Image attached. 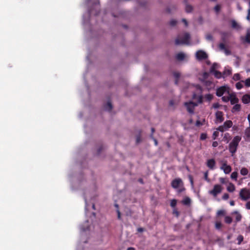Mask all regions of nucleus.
<instances>
[{"label": "nucleus", "instance_id": "56", "mask_svg": "<svg viewBox=\"0 0 250 250\" xmlns=\"http://www.w3.org/2000/svg\"><path fill=\"white\" fill-rule=\"evenodd\" d=\"M117 215H118V219L119 220H121V214L119 209H117L116 210Z\"/></svg>", "mask_w": 250, "mask_h": 250}, {"label": "nucleus", "instance_id": "54", "mask_svg": "<svg viewBox=\"0 0 250 250\" xmlns=\"http://www.w3.org/2000/svg\"><path fill=\"white\" fill-rule=\"evenodd\" d=\"M150 136L151 138H152L153 139V140L154 141L155 145L156 146H157L158 145L157 140L153 137V136L152 135V134H151Z\"/></svg>", "mask_w": 250, "mask_h": 250}, {"label": "nucleus", "instance_id": "47", "mask_svg": "<svg viewBox=\"0 0 250 250\" xmlns=\"http://www.w3.org/2000/svg\"><path fill=\"white\" fill-rule=\"evenodd\" d=\"M222 223L220 222H217L215 223V227L217 229H220L222 227Z\"/></svg>", "mask_w": 250, "mask_h": 250}, {"label": "nucleus", "instance_id": "30", "mask_svg": "<svg viewBox=\"0 0 250 250\" xmlns=\"http://www.w3.org/2000/svg\"><path fill=\"white\" fill-rule=\"evenodd\" d=\"M243 83H244L243 81L241 82H238L236 83V87L237 89H241L243 87Z\"/></svg>", "mask_w": 250, "mask_h": 250}, {"label": "nucleus", "instance_id": "63", "mask_svg": "<svg viewBox=\"0 0 250 250\" xmlns=\"http://www.w3.org/2000/svg\"><path fill=\"white\" fill-rule=\"evenodd\" d=\"M198 96H197V95L196 94L194 93V94H193V95H192V98H193V99H194V100H196V99H197V98H198Z\"/></svg>", "mask_w": 250, "mask_h": 250}, {"label": "nucleus", "instance_id": "36", "mask_svg": "<svg viewBox=\"0 0 250 250\" xmlns=\"http://www.w3.org/2000/svg\"><path fill=\"white\" fill-rule=\"evenodd\" d=\"M176 204H177V200L176 199H172L171 200L170 206L172 208H175L176 206Z\"/></svg>", "mask_w": 250, "mask_h": 250}, {"label": "nucleus", "instance_id": "60", "mask_svg": "<svg viewBox=\"0 0 250 250\" xmlns=\"http://www.w3.org/2000/svg\"><path fill=\"white\" fill-rule=\"evenodd\" d=\"M246 207L247 209H250V201H249L246 203Z\"/></svg>", "mask_w": 250, "mask_h": 250}, {"label": "nucleus", "instance_id": "13", "mask_svg": "<svg viewBox=\"0 0 250 250\" xmlns=\"http://www.w3.org/2000/svg\"><path fill=\"white\" fill-rule=\"evenodd\" d=\"M229 101L231 104L233 105L234 104H236L237 103H238L239 100L235 95L231 94L230 99H229Z\"/></svg>", "mask_w": 250, "mask_h": 250}, {"label": "nucleus", "instance_id": "25", "mask_svg": "<svg viewBox=\"0 0 250 250\" xmlns=\"http://www.w3.org/2000/svg\"><path fill=\"white\" fill-rule=\"evenodd\" d=\"M249 171L246 167H243L240 170V173L242 175L245 176L248 174Z\"/></svg>", "mask_w": 250, "mask_h": 250}, {"label": "nucleus", "instance_id": "26", "mask_svg": "<svg viewBox=\"0 0 250 250\" xmlns=\"http://www.w3.org/2000/svg\"><path fill=\"white\" fill-rule=\"evenodd\" d=\"M231 27L234 29H238L239 28V25L236 22V21L234 20L231 21Z\"/></svg>", "mask_w": 250, "mask_h": 250}, {"label": "nucleus", "instance_id": "57", "mask_svg": "<svg viewBox=\"0 0 250 250\" xmlns=\"http://www.w3.org/2000/svg\"><path fill=\"white\" fill-rule=\"evenodd\" d=\"M224 51L225 53L226 54V55H229L231 54L230 51L227 48L224 50Z\"/></svg>", "mask_w": 250, "mask_h": 250}, {"label": "nucleus", "instance_id": "31", "mask_svg": "<svg viewBox=\"0 0 250 250\" xmlns=\"http://www.w3.org/2000/svg\"><path fill=\"white\" fill-rule=\"evenodd\" d=\"M237 176H238V173L236 171H234L231 174V176H230V177L232 179H233L235 181L237 180Z\"/></svg>", "mask_w": 250, "mask_h": 250}, {"label": "nucleus", "instance_id": "49", "mask_svg": "<svg viewBox=\"0 0 250 250\" xmlns=\"http://www.w3.org/2000/svg\"><path fill=\"white\" fill-rule=\"evenodd\" d=\"M177 23V21L175 20H172L170 21L169 24L171 26H175Z\"/></svg>", "mask_w": 250, "mask_h": 250}, {"label": "nucleus", "instance_id": "11", "mask_svg": "<svg viewBox=\"0 0 250 250\" xmlns=\"http://www.w3.org/2000/svg\"><path fill=\"white\" fill-rule=\"evenodd\" d=\"M215 117L216 120L219 123H222L224 120L223 117V113L222 111H217L215 113Z\"/></svg>", "mask_w": 250, "mask_h": 250}, {"label": "nucleus", "instance_id": "21", "mask_svg": "<svg viewBox=\"0 0 250 250\" xmlns=\"http://www.w3.org/2000/svg\"><path fill=\"white\" fill-rule=\"evenodd\" d=\"M231 74V70L229 69H225L223 72V77L230 75Z\"/></svg>", "mask_w": 250, "mask_h": 250}, {"label": "nucleus", "instance_id": "7", "mask_svg": "<svg viewBox=\"0 0 250 250\" xmlns=\"http://www.w3.org/2000/svg\"><path fill=\"white\" fill-rule=\"evenodd\" d=\"M196 57L198 60H203L207 59V54L203 50H198L196 52Z\"/></svg>", "mask_w": 250, "mask_h": 250}, {"label": "nucleus", "instance_id": "43", "mask_svg": "<svg viewBox=\"0 0 250 250\" xmlns=\"http://www.w3.org/2000/svg\"><path fill=\"white\" fill-rule=\"evenodd\" d=\"M219 136V132L217 131H214L212 134V139L215 140L216 138Z\"/></svg>", "mask_w": 250, "mask_h": 250}, {"label": "nucleus", "instance_id": "51", "mask_svg": "<svg viewBox=\"0 0 250 250\" xmlns=\"http://www.w3.org/2000/svg\"><path fill=\"white\" fill-rule=\"evenodd\" d=\"M220 6L219 5H217L214 7V10L216 13H218L220 10Z\"/></svg>", "mask_w": 250, "mask_h": 250}, {"label": "nucleus", "instance_id": "1", "mask_svg": "<svg viewBox=\"0 0 250 250\" xmlns=\"http://www.w3.org/2000/svg\"><path fill=\"white\" fill-rule=\"evenodd\" d=\"M241 140V137L236 136L233 137L229 145V150L232 156L236 152L239 144Z\"/></svg>", "mask_w": 250, "mask_h": 250}, {"label": "nucleus", "instance_id": "61", "mask_svg": "<svg viewBox=\"0 0 250 250\" xmlns=\"http://www.w3.org/2000/svg\"><path fill=\"white\" fill-rule=\"evenodd\" d=\"M206 38H207V39H208V40H212V36L211 35L209 34V35H207Z\"/></svg>", "mask_w": 250, "mask_h": 250}, {"label": "nucleus", "instance_id": "18", "mask_svg": "<svg viewBox=\"0 0 250 250\" xmlns=\"http://www.w3.org/2000/svg\"><path fill=\"white\" fill-rule=\"evenodd\" d=\"M235 190V187L234 184L230 183L227 187V190L229 192H232Z\"/></svg>", "mask_w": 250, "mask_h": 250}, {"label": "nucleus", "instance_id": "33", "mask_svg": "<svg viewBox=\"0 0 250 250\" xmlns=\"http://www.w3.org/2000/svg\"><path fill=\"white\" fill-rule=\"evenodd\" d=\"M193 10L192 6L187 4L186 6V11L187 13H190Z\"/></svg>", "mask_w": 250, "mask_h": 250}, {"label": "nucleus", "instance_id": "8", "mask_svg": "<svg viewBox=\"0 0 250 250\" xmlns=\"http://www.w3.org/2000/svg\"><path fill=\"white\" fill-rule=\"evenodd\" d=\"M228 87L226 86H222L216 89V95L218 97H221L227 91Z\"/></svg>", "mask_w": 250, "mask_h": 250}, {"label": "nucleus", "instance_id": "3", "mask_svg": "<svg viewBox=\"0 0 250 250\" xmlns=\"http://www.w3.org/2000/svg\"><path fill=\"white\" fill-rule=\"evenodd\" d=\"M190 39V35L188 33H186L181 39L177 38L175 40V44L180 45L182 44H188Z\"/></svg>", "mask_w": 250, "mask_h": 250}, {"label": "nucleus", "instance_id": "58", "mask_svg": "<svg viewBox=\"0 0 250 250\" xmlns=\"http://www.w3.org/2000/svg\"><path fill=\"white\" fill-rule=\"evenodd\" d=\"M219 181L222 184H225L226 183V179L224 178H220Z\"/></svg>", "mask_w": 250, "mask_h": 250}, {"label": "nucleus", "instance_id": "44", "mask_svg": "<svg viewBox=\"0 0 250 250\" xmlns=\"http://www.w3.org/2000/svg\"><path fill=\"white\" fill-rule=\"evenodd\" d=\"M216 129L217 131H220L221 132H224L225 130H226L224 125L219 126Z\"/></svg>", "mask_w": 250, "mask_h": 250}, {"label": "nucleus", "instance_id": "48", "mask_svg": "<svg viewBox=\"0 0 250 250\" xmlns=\"http://www.w3.org/2000/svg\"><path fill=\"white\" fill-rule=\"evenodd\" d=\"M136 144H139L141 141V134L140 133L136 137Z\"/></svg>", "mask_w": 250, "mask_h": 250}, {"label": "nucleus", "instance_id": "46", "mask_svg": "<svg viewBox=\"0 0 250 250\" xmlns=\"http://www.w3.org/2000/svg\"><path fill=\"white\" fill-rule=\"evenodd\" d=\"M173 214L175 215L177 217H178L180 215L179 212L176 208H174L173 210Z\"/></svg>", "mask_w": 250, "mask_h": 250}, {"label": "nucleus", "instance_id": "64", "mask_svg": "<svg viewBox=\"0 0 250 250\" xmlns=\"http://www.w3.org/2000/svg\"><path fill=\"white\" fill-rule=\"evenodd\" d=\"M182 21L185 23V25L187 26H188V21H187V20L185 19H182Z\"/></svg>", "mask_w": 250, "mask_h": 250}, {"label": "nucleus", "instance_id": "12", "mask_svg": "<svg viewBox=\"0 0 250 250\" xmlns=\"http://www.w3.org/2000/svg\"><path fill=\"white\" fill-rule=\"evenodd\" d=\"M242 101L244 104H248L250 103V95L246 94L243 96Z\"/></svg>", "mask_w": 250, "mask_h": 250}, {"label": "nucleus", "instance_id": "14", "mask_svg": "<svg viewBox=\"0 0 250 250\" xmlns=\"http://www.w3.org/2000/svg\"><path fill=\"white\" fill-rule=\"evenodd\" d=\"M221 40L223 42H226L228 40L229 37V33L226 32H222L221 33Z\"/></svg>", "mask_w": 250, "mask_h": 250}, {"label": "nucleus", "instance_id": "59", "mask_svg": "<svg viewBox=\"0 0 250 250\" xmlns=\"http://www.w3.org/2000/svg\"><path fill=\"white\" fill-rule=\"evenodd\" d=\"M218 145V143L216 141H214L212 143V146L213 147H217Z\"/></svg>", "mask_w": 250, "mask_h": 250}, {"label": "nucleus", "instance_id": "5", "mask_svg": "<svg viewBox=\"0 0 250 250\" xmlns=\"http://www.w3.org/2000/svg\"><path fill=\"white\" fill-rule=\"evenodd\" d=\"M188 111L191 114L194 113V108L198 105V104L193 102H186L184 104Z\"/></svg>", "mask_w": 250, "mask_h": 250}, {"label": "nucleus", "instance_id": "20", "mask_svg": "<svg viewBox=\"0 0 250 250\" xmlns=\"http://www.w3.org/2000/svg\"><path fill=\"white\" fill-rule=\"evenodd\" d=\"M104 108L107 111H111L112 109V105L111 103L109 102H108L107 104L104 105Z\"/></svg>", "mask_w": 250, "mask_h": 250}, {"label": "nucleus", "instance_id": "24", "mask_svg": "<svg viewBox=\"0 0 250 250\" xmlns=\"http://www.w3.org/2000/svg\"><path fill=\"white\" fill-rule=\"evenodd\" d=\"M185 58V54L183 53H179L176 55V59L179 61H182Z\"/></svg>", "mask_w": 250, "mask_h": 250}, {"label": "nucleus", "instance_id": "15", "mask_svg": "<svg viewBox=\"0 0 250 250\" xmlns=\"http://www.w3.org/2000/svg\"><path fill=\"white\" fill-rule=\"evenodd\" d=\"M210 73L213 74L214 77L217 79H220L221 78L223 77V73L217 70L210 72Z\"/></svg>", "mask_w": 250, "mask_h": 250}, {"label": "nucleus", "instance_id": "19", "mask_svg": "<svg viewBox=\"0 0 250 250\" xmlns=\"http://www.w3.org/2000/svg\"><path fill=\"white\" fill-rule=\"evenodd\" d=\"M241 109V105L239 104H235L231 109L232 112L234 113L236 111H239Z\"/></svg>", "mask_w": 250, "mask_h": 250}, {"label": "nucleus", "instance_id": "38", "mask_svg": "<svg viewBox=\"0 0 250 250\" xmlns=\"http://www.w3.org/2000/svg\"><path fill=\"white\" fill-rule=\"evenodd\" d=\"M205 98L208 101H210L213 98V96L210 94H208L205 95Z\"/></svg>", "mask_w": 250, "mask_h": 250}, {"label": "nucleus", "instance_id": "50", "mask_svg": "<svg viewBox=\"0 0 250 250\" xmlns=\"http://www.w3.org/2000/svg\"><path fill=\"white\" fill-rule=\"evenodd\" d=\"M207 137V134L206 133H202L200 136V139L202 140H205Z\"/></svg>", "mask_w": 250, "mask_h": 250}, {"label": "nucleus", "instance_id": "62", "mask_svg": "<svg viewBox=\"0 0 250 250\" xmlns=\"http://www.w3.org/2000/svg\"><path fill=\"white\" fill-rule=\"evenodd\" d=\"M137 231L139 232H142L144 231V229L143 228H139L137 229Z\"/></svg>", "mask_w": 250, "mask_h": 250}, {"label": "nucleus", "instance_id": "10", "mask_svg": "<svg viewBox=\"0 0 250 250\" xmlns=\"http://www.w3.org/2000/svg\"><path fill=\"white\" fill-rule=\"evenodd\" d=\"M221 168L224 170L225 174H229L231 171V167L230 166L228 165L226 163H224L222 165Z\"/></svg>", "mask_w": 250, "mask_h": 250}, {"label": "nucleus", "instance_id": "4", "mask_svg": "<svg viewBox=\"0 0 250 250\" xmlns=\"http://www.w3.org/2000/svg\"><path fill=\"white\" fill-rule=\"evenodd\" d=\"M239 196L240 198L244 201H246L250 198V191L247 188L241 189Z\"/></svg>", "mask_w": 250, "mask_h": 250}, {"label": "nucleus", "instance_id": "55", "mask_svg": "<svg viewBox=\"0 0 250 250\" xmlns=\"http://www.w3.org/2000/svg\"><path fill=\"white\" fill-rule=\"evenodd\" d=\"M195 125L197 126H200L202 125H203V124L200 121L197 120L196 122Z\"/></svg>", "mask_w": 250, "mask_h": 250}, {"label": "nucleus", "instance_id": "6", "mask_svg": "<svg viewBox=\"0 0 250 250\" xmlns=\"http://www.w3.org/2000/svg\"><path fill=\"white\" fill-rule=\"evenodd\" d=\"M222 190V187L220 185H215L212 190L209 191V194L216 197L219 193H221Z\"/></svg>", "mask_w": 250, "mask_h": 250}, {"label": "nucleus", "instance_id": "29", "mask_svg": "<svg viewBox=\"0 0 250 250\" xmlns=\"http://www.w3.org/2000/svg\"><path fill=\"white\" fill-rule=\"evenodd\" d=\"M190 199L188 197L185 198L183 201L182 203L185 205H188L190 204Z\"/></svg>", "mask_w": 250, "mask_h": 250}, {"label": "nucleus", "instance_id": "16", "mask_svg": "<svg viewBox=\"0 0 250 250\" xmlns=\"http://www.w3.org/2000/svg\"><path fill=\"white\" fill-rule=\"evenodd\" d=\"M223 125L225 126V128L227 129L232 126V122L230 120H227L224 122Z\"/></svg>", "mask_w": 250, "mask_h": 250}, {"label": "nucleus", "instance_id": "34", "mask_svg": "<svg viewBox=\"0 0 250 250\" xmlns=\"http://www.w3.org/2000/svg\"><path fill=\"white\" fill-rule=\"evenodd\" d=\"M244 237L242 235H239L237 238V240L238 241L237 244L238 245H240L242 242L243 241Z\"/></svg>", "mask_w": 250, "mask_h": 250}, {"label": "nucleus", "instance_id": "45", "mask_svg": "<svg viewBox=\"0 0 250 250\" xmlns=\"http://www.w3.org/2000/svg\"><path fill=\"white\" fill-rule=\"evenodd\" d=\"M203 97L202 95H200L198 97V98L196 99V100L198 101V104H202L203 103Z\"/></svg>", "mask_w": 250, "mask_h": 250}, {"label": "nucleus", "instance_id": "35", "mask_svg": "<svg viewBox=\"0 0 250 250\" xmlns=\"http://www.w3.org/2000/svg\"><path fill=\"white\" fill-rule=\"evenodd\" d=\"M241 79V76H240V75L238 73H236V74H234L233 76V79L234 80V81H238V80H240Z\"/></svg>", "mask_w": 250, "mask_h": 250}, {"label": "nucleus", "instance_id": "52", "mask_svg": "<svg viewBox=\"0 0 250 250\" xmlns=\"http://www.w3.org/2000/svg\"><path fill=\"white\" fill-rule=\"evenodd\" d=\"M220 105L219 104V103H214L213 104L212 107L215 109H217V108H218L220 107Z\"/></svg>", "mask_w": 250, "mask_h": 250}, {"label": "nucleus", "instance_id": "2", "mask_svg": "<svg viewBox=\"0 0 250 250\" xmlns=\"http://www.w3.org/2000/svg\"><path fill=\"white\" fill-rule=\"evenodd\" d=\"M171 187L174 189H177L178 193H181L185 191L184 184L181 178H175L171 181Z\"/></svg>", "mask_w": 250, "mask_h": 250}, {"label": "nucleus", "instance_id": "27", "mask_svg": "<svg viewBox=\"0 0 250 250\" xmlns=\"http://www.w3.org/2000/svg\"><path fill=\"white\" fill-rule=\"evenodd\" d=\"M234 213L236 214V216H235L236 222H238L240 221L241 220V218H242V215L237 211L234 212Z\"/></svg>", "mask_w": 250, "mask_h": 250}, {"label": "nucleus", "instance_id": "42", "mask_svg": "<svg viewBox=\"0 0 250 250\" xmlns=\"http://www.w3.org/2000/svg\"><path fill=\"white\" fill-rule=\"evenodd\" d=\"M208 171H206L204 173V179L208 182H209L210 179L208 177Z\"/></svg>", "mask_w": 250, "mask_h": 250}, {"label": "nucleus", "instance_id": "37", "mask_svg": "<svg viewBox=\"0 0 250 250\" xmlns=\"http://www.w3.org/2000/svg\"><path fill=\"white\" fill-rule=\"evenodd\" d=\"M245 42L250 43V33H247L245 39Z\"/></svg>", "mask_w": 250, "mask_h": 250}, {"label": "nucleus", "instance_id": "32", "mask_svg": "<svg viewBox=\"0 0 250 250\" xmlns=\"http://www.w3.org/2000/svg\"><path fill=\"white\" fill-rule=\"evenodd\" d=\"M232 218L230 216H226L225 218V222L228 224H230L232 222Z\"/></svg>", "mask_w": 250, "mask_h": 250}, {"label": "nucleus", "instance_id": "17", "mask_svg": "<svg viewBox=\"0 0 250 250\" xmlns=\"http://www.w3.org/2000/svg\"><path fill=\"white\" fill-rule=\"evenodd\" d=\"M219 67H220V65L218 63H213L210 68V70H209L210 73L216 71V69L219 68Z\"/></svg>", "mask_w": 250, "mask_h": 250}, {"label": "nucleus", "instance_id": "22", "mask_svg": "<svg viewBox=\"0 0 250 250\" xmlns=\"http://www.w3.org/2000/svg\"><path fill=\"white\" fill-rule=\"evenodd\" d=\"M230 139V136L229 133H226L224 134V136L223 137V141H227V143H229V141Z\"/></svg>", "mask_w": 250, "mask_h": 250}, {"label": "nucleus", "instance_id": "41", "mask_svg": "<svg viewBox=\"0 0 250 250\" xmlns=\"http://www.w3.org/2000/svg\"><path fill=\"white\" fill-rule=\"evenodd\" d=\"M244 83L246 87H250V78L247 79Z\"/></svg>", "mask_w": 250, "mask_h": 250}, {"label": "nucleus", "instance_id": "28", "mask_svg": "<svg viewBox=\"0 0 250 250\" xmlns=\"http://www.w3.org/2000/svg\"><path fill=\"white\" fill-rule=\"evenodd\" d=\"M245 135L246 137L250 139V126L247 127L245 130Z\"/></svg>", "mask_w": 250, "mask_h": 250}, {"label": "nucleus", "instance_id": "53", "mask_svg": "<svg viewBox=\"0 0 250 250\" xmlns=\"http://www.w3.org/2000/svg\"><path fill=\"white\" fill-rule=\"evenodd\" d=\"M229 198V195L228 193L224 194V195L222 196V199L223 200H225L228 199Z\"/></svg>", "mask_w": 250, "mask_h": 250}, {"label": "nucleus", "instance_id": "23", "mask_svg": "<svg viewBox=\"0 0 250 250\" xmlns=\"http://www.w3.org/2000/svg\"><path fill=\"white\" fill-rule=\"evenodd\" d=\"M173 75L175 78V83L177 85L178 83V79L180 76V74L179 72H175L173 73Z\"/></svg>", "mask_w": 250, "mask_h": 250}, {"label": "nucleus", "instance_id": "9", "mask_svg": "<svg viewBox=\"0 0 250 250\" xmlns=\"http://www.w3.org/2000/svg\"><path fill=\"white\" fill-rule=\"evenodd\" d=\"M216 162L214 159H208L207 161V166L210 169H214L215 168Z\"/></svg>", "mask_w": 250, "mask_h": 250}, {"label": "nucleus", "instance_id": "39", "mask_svg": "<svg viewBox=\"0 0 250 250\" xmlns=\"http://www.w3.org/2000/svg\"><path fill=\"white\" fill-rule=\"evenodd\" d=\"M230 99V94L229 96H223L222 97V100L224 102H228L229 101V99Z\"/></svg>", "mask_w": 250, "mask_h": 250}, {"label": "nucleus", "instance_id": "40", "mask_svg": "<svg viewBox=\"0 0 250 250\" xmlns=\"http://www.w3.org/2000/svg\"><path fill=\"white\" fill-rule=\"evenodd\" d=\"M224 43L225 42H222L219 44V48L220 50L224 51L226 48V47Z\"/></svg>", "mask_w": 250, "mask_h": 250}]
</instances>
